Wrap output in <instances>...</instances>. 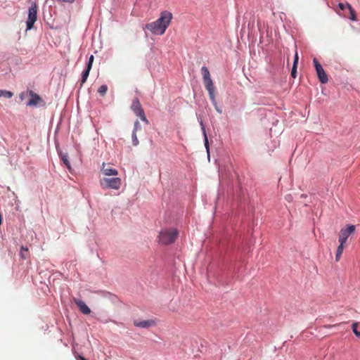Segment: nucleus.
Returning <instances> with one entry per match:
<instances>
[{
  "label": "nucleus",
  "mask_w": 360,
  "mask_h": 360,
  "mask_svg": "<svg viewBox=\"0 0 360 360\" xmlns=\"http://www.w3.org/2000/svg\"><path fill=\"white\" fill-rule=\"evenodd\" d=\"M172 19V14L165 11L161 12L160 16L155 21L146 24V28L153 34L162 35L169 27Z\"/></svg>",
  "instance_id": "1"
},
{
  "label": "nucleus",
  "mask_w": 360,
  "mask_h": 360,
  "mask_svg": "<svg viewBox=\"0 0 360 360\" xmlns=\"http://www.w3.org/2000/svg\"><path fill=\"white\" fill-rule=\"evenodd\" d=\"M179 232L175 229H165L162 230L159 234V240L164 245H169L175 241Z\"/></svg>",
  "instance_id": "2"
},
{
  "label": "nucleus",
  "mask_w": 360,
  "mask_h": 360,
  "mask_svg": "<svg viewBox=\"0 0 360 360\" xmlns=\"http://www.w3.org/2000/svg\"><path fill=\"white\" fill-rule=\"evenodd\" d=\"M99 182L103 189L118 190L122 185V180L119 177L103 178L100 179Z\"/></svg>",
  "instance_id": "3"
},
{
  "label": "nucleus",
  "mask_w": 360,
  "mask_h": 360,
  "mask_svg": "<svg viewBox=\"0 0 360 360\" xmlns=\"http://www.w3.org/2000/svg\"><path fill=\"white\" fill-rule=\"evenodd\" d=\"M201 73L202 75L203 82L206 90L208 91V93H212V91H215V88L213 82L211 79L210 73L208 68L205 66H203L201 68Z\"/></svg>",
  "instance_id": "4"
},
{
  "label": "nucleus",
  "mask_w": 360,
  "mask_h": 360,
  "mask_svg": "<svg viewBox=\"0 0 360 360\" xmlns=\"http://www.w3.org/2000/svg\"><path fill=\"white\" fill-rule=\"evenodd\" d=\"M37 18V5L36 3H32L28 11V18L26 22L27 30L33 28L34 24Z\"/></svg>",
  "instance_id": "5"
},
{
  "label": "nucleus",
  "mask_w": 360,
  "mask_h": 360,
  "mask_svg": "<svg viewBox=\"0 0 360 360\" xmlns=\"http://www.w3.org/2000/svg\"><path fill=\"white\" fill-rule=\"evenodd\" d=\"M131 109L138 117L141 118L142 121L145 122L146 124L148 123V120L145 115L144 110L142 108L141 103L137 98L133 100Z\"/></svg>",
  "instance_id": "6"
},
{
  "label": "nucleus",
  "mask_w": 360,
  "mask_h": 360,
  "mask_svg": "<svg viewBox=\"0 0 360 360\" xmlns=\"http://www.w3.org/2000/svg\"><path fill=\"white\" fill-rule=\"evenodd\" d=\"M314 67L316 71L317 76L319 77V81L322 84H326L328 82V76L323 70L321 63L318 61L316 58H314L313 60Z\"/></svg>",
  "instance_id": "7"
},
{
  "label": "nucleus",
  "mask_w": 360,
  "mask_h": 360,
  "mask_svg": "<svg viewBox=\"0 0 360 360\" xmlns=\"http://www.w3.org/2000/svg\"><path fill=\"white\" fill-rule=\"evenodd\" d=\"M355 231L354 225H347L346 228L342 229L339 234V243H345L349 236Z\"/></svg>",
  "instance_id": "8"
},
{
  "label": "nucleus",
  "mask_w": 360,
  "mask_h": 360,
  "mask_svg": "<svg viewBox=\"0 0 360 360\" xmlns=\"http://www.w3.org/2000/svg\"><path fill=\"white\" fill-rule=\"evenodd\" d=\"M74 302L76 304V305L79 309L80 311L83 313L84 314H89L91 313V309L89 307L81 300L79 299H74Z\"/></svg>",
  "instance_id": "9"
},
{
  "label": "nucleus",
  "mask_w": 360,
  "mask_h": 360,
  "mask_svg": "<svg viewBox=\"0 0 360 360\" xmlns=\"http://www.w3.org/2000/svg\"><path fill=\"white\" fill-rule=\"evenodd\" d=\"M134 324L139 328H147L155 324L153 320L134 321Z\"/></svg>",
  "instance_id": "10"
},
{
  "label": "nucleus",
  "mask_w": 360,
  "mask_h": 360,
  "mask_svg": "<svg viewBox=\"0 0 360 360\" xmlns=\"http://www.w3.org/2000/svg\"><path fill=\"white\" fill-rule=\"evenodd\" d=\"M101 172L105 176H117L118 174V171L117 169L107 166L105 163H103Z\"/></svg>",
  "instance_id": "11"
},
{
  "label": "nucleus",
  "mask_w": 360,
  "mask_h": 360,
  "mask_svg": "<svg viewBox=\"0 0 360 360\" xmlns=\"http://www.w3.org/2000/svg\"><path fill=\"white\" fill-rule=\"evenodd\" d=\"M30 95L32 98L27 103V105L30 106H35L37 105L39 101H41V98L39 95L33 92L32 91H30Z\"/></svg>",
  "instance_id": "12"
},
{
  "label": "nucleus",
  "mask_w": 360,
  "mask_h": 360,
  "mask_svg": "<svg viewBox=\"0 0 360 360\" xmlns=\"http://www.w3.org/2000/svg\"><path fill=\"white\" fill-rule=\"evenodd\" d=\"M339 7L341 10L342 11H347L349 14H350V16H349V18L351 19V20H355V13H354V11L353 10V8H352V6L349 5V4H339Z\"/></svg>",
  "instance_id": "13"
},
{
  "label": "nucleus",
  "mask_w": 360,
  "mask_h": 360,
  "mask_svg": "<svg viewBox=\"0 0 360 360\" xmlns=\"http://www.w3.org/2000/svg\"><path fill=\"white\" fill-rule=\"evenodd\" d=\"M209 94V96H210V98L212 101V103L213 104V105L214 106V108L215 110L219 112V113H221V110L219 108L218 105H217V102L216 101V98H215V93H214V91H212V93H208Z\"/></svg>",
  "instance_id": "14"
},
{
  "label": "nucleus",
  "mask_w": 360,
  "mask_h": 360,
  "mask_svg": "<svg viewBox=\"0 0 360 360\" xmlns=\"http://www.w3.org/2000/svg\"><path fill=\"white\" fill-rule=\"evenodd\" d=\"M297 63H298V54H297V52H296L295 54L293 66H292V71H291V76L294 78L296 77Z\"/></svg>",
  "instance_id": "15"
},
{
  "label": "nucleus",
  "mask_w": 360,
  "mask_h": 360,
  "mask_svg": "<svg viewBox=\"0 0 360 360\" xmlns=\"http://www.w3.org/2000/svg\"><path fill=\"white\" fill-rule=\"evenodd\" d=\"M91 68H89L88 67L83 71L81 79V86L84 84L89 75V72Z\"/></svg>",
  "instance_id": "16"
},
{
  "label": "nucleus",
  "mask_w": 360,
  "mask_h": 360,
  "mask_svg": "<svg viewBox=\"0 0 360 360\" xmlns=\"http://www.w3.org/2000/svg\"><path fill=\"white\" fill-rule=\"evenodd\" d=\"M200 125H201V128H202L203 135H204L205 146L207 153H209V142H208L207 134L205 131V127H204L202 121L200 122Z\"/></svg>",
  "instance_id": "17"
},
{
  "label": "nucleus",
  "mask_w": 360,
  "mask_h": 360,
  "mask_svg": "<svg viewBox=\"0 0 360 360\" xmlns=\"http://www.w3.org/2000/svg\"><path fill=\"white\" fill-rule=\"evenodd\" d=\"M20 256L22 259H25L28 256V248L25 247H21V250L20 252Z\"/></svg>",
  "instance_id": "18"
},
{
  "label": "nucleus",
  "mask_w": 360,
  "mask_h": 360,
  "mask_svg": "<svg viewBox=\"0 0 360 360\" xmlns=\"http://www.w3.org/2000/svg\"><path fill=\"white\" fill-rule=\"evenodd\" d=\"M61 160L63 162V163L67 166L69 171L71 170V166L70 164V162L68 160V157L67 155H61Z\"/></svg>",
  "instance_id": "19"
},
{
  "label": "nucleus",
  "mask_w": 360,
  "mask_h": 360,
  "mask_svg": "<svg viewBox=\"0 0 360 360\" xmlns=\"http://www.w3.org/2000/svg\"><path fill=\"white\" fill-rule=\"evenodd\" d=\"M108 91V86L105 84L101 85L98 89V92L102 96H104Z\"/></svg>",
  "instance_id": "20"
},
{
  "label": "nucleus",
  "mask_w": 360,
  "mask_h": 360,
  "mask_svg": "<svg viewBox=\"0 0 360 360\" xmlns=\"http://www.w3.org/2000/svg\"><path fill=\"white\" fill-rule=\"evenodd\" d=\"M359 325H360V323L354 322L352 323V331L356 337L359 335V333L360 332L359 330H358V327L359 326Z\"/></svg>",
  "instance_id": "21"
},
{
  "label": "nucleus",
  "mask_w": 360,
  "mask_h": 360,
  "mask_svg": "<svg viewBox=\"0 0 360 360\" xmlns=\"http://www.w3.org/2000/svg\"><path fill=\"white\" fill-rule=\"evenodd\" d=\"M13 96V94L10 91L1 90V96H4L8 98H11Z\"/></svg>",
  "instance_id": "22"
},
{
  "label": "nucleus",
  "mask_w": 360,
  "mask_h": 360,
  "mask_svg": "<svg viewBox=\"0 0 360 360\" xmlns=\"http://www.w3.org/2000/svg\"><path fill=\"white\" fill-rule=\"evenodd\" d=\"M132 142L134 146H137L139 144V140L137 139L136 131H133L132 133Z\"/></svg>",
  "instance_id": "23"
},
{
  "label": "nucleus",
  "mask_w": 360,
  "mask_h": 360,
  "mask_svg": "<svg viewBox=\"0 0 360 360\" xmlns=\"http://www.w3.org/2000/svg\"><path fill=\"white\" fill-rule=\"evenodd\" d=\"M94 57L93 55H91L89 58V61L86 64V67H88L89 68H92V65H93V63H94Z\"/></svg>",
  "instance_id": "24"
},
{
  "label": "nucleus",
  "mask_w": 360,
  "mask_h": 360,
  "mask_svg": "<svg viewBox=\"0 0 360 360\" xmlns=\"http://www.w3.org/2000/svg\"><path fill=\"white\" fill-rule=\"evenodd\" d=\"M344 244L345 243H340L339 246L338 247L336 253H339L341 255L342 254L344 250Z\"/></svg>",
  "instance_id": "25"
},
{
  "label": "nucleus",
  "mask_w": 360,
  "mask_h": 360,
  "mask_svg": "<svg viewBox=\"0 0 360 360\" xmlns=\"http://www.w3.org/2000/svg\"><path fill=\"white\" fill-rule=\"evenodd\" d=\"M140 123L139 121H136L135 123H134V129L133 130V131H137L138 128L140 127Z\"/></svg>",
  "instance_id": "26"
},
{
  "label": "nucleus",
  "mask_w": 360,
  "mask_h": 360,
  "mask_svg": "<svg viewBox=\"0 0 360 360\" xmlns=\"http://www.w3.org/2000/svg\"><path fill=\"white\" fill-rule=\"evenodd\" d=\"M57 1L59 2L68 3V4H72L75 2V0H57Z\"/></svg>",
  "instance_id": "27"
},
{
  "label": "nucleus",
  "mask_w": 360,
  "mask_h": 360,
  "mask_svg": "<svg viewBox=\"0 0 360 360\" xmlns=\"http://www.w3.org/2000/svg\"><path fill=\"white\" fill-rule=\"evenodd\" d=\"M341 255H342L341 254L336 253V255H335V260H336V262H339L340 261Z\"/></svg>",
  "instance_id": "28"
},
{
  "label": "nucleus",
  "mask_w": 360,
  "mask_h": 360,
  "mask_svg": "<svg viewBox=\"0 0 360 360\" xmlns=\"http://www.w3.org/2000/svg\"><path fill=\"white\" fill-rule=\"evenodd\" d=\"M77 360H87V359H86L84 357H83V356H80V355H78V356H77Z\"/></svg>",
  "instance_id": "29"
},
{
  "label": "nucleus",
  "mask_w": 360,
  "mask_h": 360,
  "mask_svg": "<svg viewBox=\"0 0 360 360\" xmlns=\"http://www.w3.org/2000/svg\"><path fill=\"white\" fill-rule=\"evenodd\" d=\"M357 338H360V331H359V335L357 336Z\"/></svg>",
  "instance_id": "30"
}]
</instances>
